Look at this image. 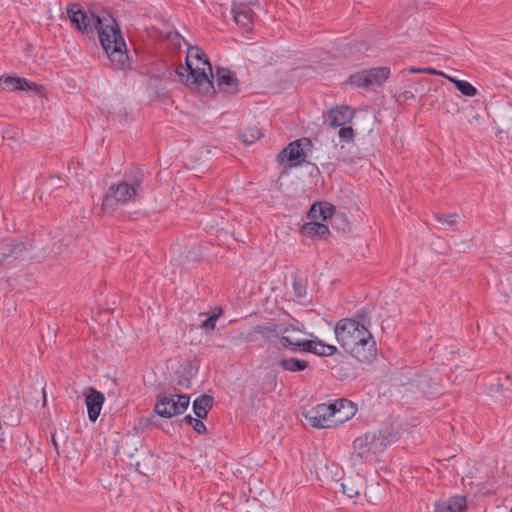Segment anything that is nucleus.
I'll return each mask as SVG.
<instances>
[{"mask_svg": "<svg viewBox=\"0 0 512 512\" xmlns=\"http://www.w3.org/2000/svg\"><path fill=\"white\" fill-rule=\"evenodd\" d=\"M0 86L10 91H32L35 94H40L43 89V86L38 85L26 78L13 76H2L0 78Z\"/></svg>", "mask_w": 512, "mask_h": 512, "instance_id": "13", "label": "nucleus"}, {"mask_svg": "<svg viewBox=\"0 0 512 512\" xmlns=\"http://www.w3.org/2000/svg\"><path fill=\"white\" fill-rule=\"evenodd\" d=\"M423 74H430V75H443L441 71L436 70L432 67L423 68Z\"/></svg>", "mask_w": 512, "mask_h": 512, "instance_id": "41", "label": "nucleus"}, {"mask_svg": "<svg viewBox=\"0 0 512 512\" xmlns=\"http://www.w3.org/2000/svg\"><path fill=\"white\" fill-rule=\"evenodd\" d=\"M510 512H512V507H511V510H510Z\"/></svg>", "mask_w": 512, "mask_h": 512, "instance_id": "45", "label": "nucleus"}, {"mask_svg": "<svg viewBox=\"0 0 512 512\" xmlns=\"http://www.w3.org/2000/svg\"><path fill=\"white\" fill-rule=\"evenodd\" d=\"M221 313H222V310L220 309L218 313H213L212 315L208 316L207 319H205L201 323L200 327L202 329H206V330H214L215 326H216V321L219 318V316L221 315Z\"/></svg>", "mask_w": 512, "mask_h": 512, "instance_id": "36", "label": "nucleus"}, {"mask_svg": "<svg viewBox=\"0 0 512 512\" xmlns=\"http://www.w3.org/2000/svg\"><path fill=\"white\" fill-rule=\"evenodd\" d=\"M302 232L311 238H325L330 231L327 225L319 222H309L303 225Z\"/></svg>", "mask_w": 512, "mask_h": 512, "instance_id": "23", "label": "nucleus"}, {"mask_svg": "<svg viewBox=\"0 0 512 512\" xmlns=\"http://www.w3.org/2000/svg\"><path fill=\"white\" fill-rule=\"evenodd\" d=\"M181 422L191 425L194 431L200 435H204L207 433L206 425L198 417L194 418L191 415H187L181 420Z\"/></svg>", "mask_w": 512, "mask_h": 512, "instance_id": "30", "label": "nucleus"}, {"mask_svg": "<svg viewBox=\"0 0 512 512\" xmlns=\"http://www.w3.org/2000/svg\"><path fill=\"white\" fill-rule=\"evenodd\" d=\"M177 385L181 388L189 389L191 387V381L190 378L187 377L185 374L181 375L177 379Z\"/></svg>", "mask_w": 512, "mask_h": 512, "instance_id": "40", "label": "nucleus"}, {"mask_svg": "<svg viewBox=\"0 0 512 512\" xmlns=\"http://www.w3.org/2000/svg\"><path fill=\"white\" fill-rule=\"evenodd\" d=\"M214 398L210 395H201L193 402V411L195 415L204 419L207 417L208 412L212 409Z\"/></svg>", "mask_w": 512, "mask_h": 512, "instance_id": "22", "label": "nucleus"}, {"mask_svg": "<svg viewBox=\"0 0 512 512\" xmlns=\"http://www.w3.org/2000/svg\"><path fill=\"white\" fill-rule=\"evenodd\" d=\"M178 405L174 399V395L160 394L154 406V411L157 415L163 418H171L172 416L180 415L177 411Z\"/></svg>", "mask_w": 512, "mask_h": 512, "instance_id": "17", "label": "nucleus"}, {"mask_svg": "<svg viewBox=\"0 0 512 512\" xmlns=\"http://www.w3.org/2000/svg\"><path fill=\"white\" fill-rule=\"evenodd\" d=\"M447 79L452 82L455 88L464 96L473 97L477 94V89L471 83L454 77H447Z\"/></svg>", "mask_w": 512, "mask_h": 512, "instance_id": "25", "label": "nucleus"}, {"mask_svg": "<svg viewBox=\"0 0 512 512\" xmlns=\"http://www.w3.org/2000/svg\"><path fill=\"white\" fill-rule=\"evenodd\" d=\"M355 320H358L360 324H363L364 327H367L370 325V317L369 313L365 309H361L355 313Z\"/></svg>", "mask_w": 512, "mask_h": 512, "instance_id": "39", "label": "nucleus"}, {"mask_svg": "<svg viewBox=\"0 0 512 512\" xmlns=\"http://www.w3.org/2000/svg\"><path fill=\"white\" fill-rule=\"evenodd\" d=\"M334 332L338 344L360 362H371L376 358V342L368 327L358 320L340 319Z\"/></svg>", "mask_w": 512, "mask_h": 512, "instance_id": "1", "label": "nucleus"}, {"mask_svg": "<svg viewBox=\"0 0 512 512\" xmlns=\"http://www.w3.org/2000/svg\"><path fill=\"white\" fill-rule=\"evenodd\" d=\"M190 56H192V52L188 51L186 59H185V71H187L188 74L185 76L184 73L181 71L180 67L176 69V71H175L176 74L181 78L185 77L186 85L207 84L210 89H214L213 81L208 76L207 72L205 71V68H200V67L194 68L189 61Z\"/></svg>", "mask_w": 512, "mask_h": 512, "instance_id": "10", "label": "nucleus"}, {"mask_svg": "<svg viewBox=\"0 0 512 512\" xmlns=\"http://www.w3.org/2000/svg\"><path fill=\"white\" fill-rule=\"evenodd\" d=\"M216 83L218 89L230 96L240 92V83L235 73L228 68H216Z\"/></svg>", "mask_w": 512, "mask_h": 512, "instance_id": "12", "label": "nucleus"}, {"mask_svg": "<svg viewBox=\"0 0 512 512\" xmlns=\"http://www.w3.org/2000/svg\"><path fill=\"white\" fill-rule=\"evenodd\" d=\"M317 353H314L318 356H332L334 355L338 349L334 345L326 344L322 340H320V343L317 344Z\"/></svg>", "mask_w": 512, "mask_h": 512, "instance_id": "34", "label": "nucleus"}, {"mask_svg": "<svg viewBox=\"0 0 512 512\" xmlns=\"http://www.w3.org/2000/svg\"><path fill=\"white\" fill-rule=\"evenodd\" d=\"M104 401L103 393L93 387H89V394L85 397V404L87 406L88 418L91 422H95L98 419Z\"/></svg>", "mask_w": 512, "mask_h": 512, "instance_id": "16", "label": "nucleus"}, {"mask_svg": "<svg viewBox=\"0 0 512 512\" xmlns=\"http://www.w3.org/2000/svg\"><path fill=\"white\" fill-rule=\"evenodd\" d=\"M395 438V434L379 431L368 432L353 441V455L367 461L372 455L383 451Z\"/></svg>", "mask_w": 512, "mask_h": 512, "instance_id": "6", "label": "nucleus"}, {"mask_svg": "<svg viewBox=\"0 0 512 512\" xmlns=\"http://www.w3.org/2000/svg\"><path fill=\"white\" fill-rule=\"evenodd\" d=\"M343 494L349 498H354L360 495L361 490L364 488V479L360 475L343 479L340 484Z\"/></svg>", "mask_w": 512, "mask_h": 512, "instance_id": "20", "label": "nucleus"}, {"mask_svg": "<svg viewBox=\"0 0 512 512\" xmlns=\"http://www.w3.org/2000/svg\"><path fill=\"white\" fill-rule=\"evenodd\" d=\"M408 71H409L410 73H417V74H419V73H423V68L410 67V68L408 69Z\"/></svg>", "mask_w": 512, "mask_h": 512, "instance_id": "43", "label": "nucleus"}, {"mask_svg": "<svg viewBox=\"0 0 512 512\" xmlns=\"http://www.w3.org/2000/svg\"><path fill=\"white\" fill-rule=\"evenodd\" d=\"M436 221L438 223H440L441 225H444V226H447V227H452L456 224V218L458 217V214L456 213H453V214H441V213H436L434 215Z\"/></svg>", "mask_w": 512, "mask_h": 512, "instance_id": "33", "label": "nucleus"}, {"mask_svg": "<svg viewBox=\"0 0 512 512\" xmlns=\"http://www.w3.org/2000/svg\"><path fill=\"white\" fill-rule=\"evenodd\" d=\"M174 397H177V411H180L181 414H183L188 406H189V403H190V396L187 395V394H175Z\"/></svg>", "mask_w": 512, "mask_h": 512, "instance_id": "37", "label": "nucleus"}, {"mask_svg": "<svg viewBox=\"0 0 512 512\" xmlns=\"http://www.w3.org/2000/svg\"><path fill=\"white\" fill-rule=\"evenodd\" d=\"M277 387V373L273 370L268 372L262 381V389L264 392L274 391Z\"/></svg>", "mask_w": 512, "mask_h": 512, "instance_id": "31", "label": "nucleus"}, {"mask_svg": "<svg viewBox=\"0 0 512 512\" xmlns=\"http://www.w3.org/2000/svg\"><path fill=\"white\" fill-rule=\"evenodd\" d=\"M27 252L26 245L23 242H16L12 239L0 241V263L7 259H23Z\"/></svg>", "mask_w": 512, "mask_h": 512, "instance_id": "14", "label": "nucleus"}, {"mask_svg": "<svg viewBox=\"0 0 512 512\" xmlns=\"http://www.w3.org/2000/svg\"><path fill=\"white\" fill-rule=\"evenodd\" d=\"M332 375L339 380H346L354 377V371L350 363H340L332 367Z\"/></svg>", "mask_w": 512, "mask_h": 512, "instance_id": "26", "label": "nucleus"}, {"mask_svg": "<svg viewBox=\"0 0 512 512\" xmlns=\"http://www.w3.org/2000/svg\"><path fill=\"white\" fill-rule=\"evenodd\" d=\"M263 136L261 130L257 126L247 127L241 132L240 138L248 145L253 144Z\"/></svg>", "mask_w": 512, "mask_h": 512, "instance_id": "27", "label": "nucleus"}, {"mask_svg": "<svg viewBox=\"0 0 512 512\" xmlns=\"http://www.w3.org/2000/svg\"><path fill=\"white\" fill-rule=\"evenodd\" d=\"M348 412H349V408L347 406H345L344 408L341 409V412L338 413L334 418L337 419L338 417H343V415H345Z\"/></svg>", "mask_w": 512, "mask_h": 512, "instance_id": "42", "label": "nucleus"}, {"mask_svg": "<svg viewBox=\"0 0 512 512\" xmlns=\"http://www.w3.org/2000/svg\"><path fill=\"white\" fill-rule=\"evenodd\" d=\"M312 146V141L306 137L292 141L279 153L278 157L280 159V163L284 164V159H286L288 162L287 166L290 168L308 163L306 160V151Z\"/></svg>", "mask_w": 512, "mask_h": 512, "instance_id": "8", "label": "nucleus"}, {"mask_svg": "<svg viewBox=\"0 0 512 512\" xmlns=\"http://www.w3.org/2000/svg\"><path fill=\"white\" fill-rule=\"evenodd\" d=\"M390 76V68L386 66L374 67L358 71L349 77L351 85L365 89L381 87Z\"/></svg>", "mask_w": 512, "mask_h": 512, "instance_id": "7", "label": "nucleus"}, {"mask_svg": "<svg viewBox=\"0 0 512 512\" xmlns=\"http://www.w3.org/2000/svg\"><path fill=\"white\" fill-rule=\"evenodd\" d=\"M278 365L288 372H301L308 368L309 363L306 360L298 358H283L278 361Z\"/></svg>", "mask_w": 512, "mask_h": 512, "instance_id": "24", "label": "nucleus"}, {"mask_svg": "<svg viewBox=\"0 0 512 512\" xmlns=\"http://www.w3.org/2000/svg\"><path fill=\"white\" fill-rule=\"evenodd\" d=\"M66 13L75 30L93 36L96 31L98 36L101 31H107L113 25L109 17H101L92 10H85L79 3H69L66 7Z\"/></svg>", "mask_w": 512, "mask_h": 512, "instance_id": "5", "label": "nucleus"}, {"mask_svg": "<svg viewBox=\"0 0 512 512\" xmlns=\"http://www.w3.org/2000/svg\"><path fill=\"white\" fill-rule=\"evenodd\" d=\"M487 387L489 393L498 401H503L511 398L512 393V376L493 375L488 379Z\"/></svg>", "mask_w": 512, "mask_h": 512, "instance_id": "11", "label": "nucleus"}, {"mask_svg": "<svg viewBox=\"0 0 512 512\" xmlns=\"http://www.w3.org/2000/svg\"><path fill=\"white\" fill-rule=\"evenodd\" d=\"M189 51L192 52L191 57H195L199 61L203 60V64L206 65L208 67L209 72L212 73V67L209 62V59L207 58L206 54L200 48H198L197 46L191 47L189 49ZM211 75L213 76V74H211Z\"/></svg>", "mask_w": 512, "mask_h": 512, "instance_id": "35", "label": "nucleus"}, {"mask_svg": "<svg viewBox=\"0 0 512 512\" xmlns=\"http://www.w3.org/2000/svg\"><path fill=\"white\" fill-rule=\"evenodd\" d=\"M51 440H52V444H53L54 448H55L56 450H58V444H57V442H56V440H55V437H54L53 435H52V439H51Z\"/></svg>", "mask_w": 512, "mask_h": 512, "instance_id": "44", "label": "nucleus"}, {"mask_svg": "<svg viewBox=\"0 0 512 512\" xmlns=\"http://www.w3.org/2000/svg\"><path fill=\"white\" fill-rule=\"evenodd\" d=\"M316 159L320 162L323 169L326 171L332 172L336 169L338 163L341 161V158L335 154L332 156H328V160L324 161L323 158H320L319 156L316 157Z\"/></svg>", "mask_w": 512, "mask_h": 512, "instance_id": "32", "label": "nucleus"}, {"mask_svg": "<svg viewBox=\"0 0 512 512\" xmlns=\"http://www.w3.org/2000/svg\"><path fill=\"white\" fill-rule=\"evenodd\" d=\"M294 293L297 297L303 298L307 294V279L300 276H293L292 282Z\"/></svg>", "mask_w": 512, "mask_h": 512, "instance_id": "29", "label": "nucleus"}, {"mask_svg": "<svg viewBox=\"0 0 512 512\" xmlns=\"http://www.w3.org/2000/svg\"><path fill=\"white\" fill-rule=\"evenodd\" d=\"M356 408L347 399H340L333 404H319L315 409L304 414L314 428H328L331 423H344L355 414Z\"/></svg>", "mask_w": 512, "mask_h": 512, "instance_id": "3", "label": "nucleus"}, {"mask_svg": "<svg viewBox=\"0 0 512 512\" xmlns=\"http://www.w3.org/2000/svg\"><path fill=\"white\" fill-rule=\"evenodd\" d=\"M236 24L245 32H251L253 29V21L255 13L246 3L235 5L232 9Z\"/></svg>", "mask_w": 512, "mask_h": 512, "instance_id": "15", "label": "nucleus"}, {"mask_svg": "<svg viewBox=\"0 0 512 512\" xmlns=\"http://www.w3.org/2000/svg\"><path fill=\"white\" fill-rule=\"evenodd\" d=\"M143 181L144 173L140 168L131 170L125 180L108 188L103 197L102 210L106 212L114 210L117 205L135 202L142 190Z\"/></svg>", "mask_w": 512, "mask_h": 512, "instance_id": "2", "label": "nucleus"}, {"mask_svg": "<svg viewBox=\"0 0 512 512\" xmlns=\"http://www.w3.org/2000/svg\"><path fill=\"white\" fill-rule=\"evenodd\" d=\"M320 343V339H304L295 342L296 351L300 350L303 352L317 353V344Z\"/></svg>", "mask_w": 512, "mask_h": 512, "instance_id": "28", "label": "nucleus"}, {"mask_svg": "<svg viewBox=\"0 0 512 512\" xmlns=\"http://www.w3.org/2000/svg\"><path fill=\"white\" fill-rule=\"evenodd\" d=\"M467 507L465 496H452L447 500H441L435 503L434 512H463Z\"/></svg>", "mask_w": 512, "mask_h": 512, "instance_id": "19", "label": "nucleus"}, {"mask_svg": "<svg viewBox=\"0 0 512 512\" xmlns=\"http://www.w3.org/2000/svg\"><path fill=\"white\" fill-rule=\"evenodd\" d=\"M287 328L283 325H272V326H256L255 332L262 335L263 338L269 342H273V339H278L279 345L278 350L290 349L292 352H296L295 342L291 341L289 337L283 336L287 332Z\"/></svg>", "mask_w": 512, "mask_h": 512, "instance_id": "9", "label": "nucleus"}, {"mask_svg": "<svg viewBox=\"0 0 512 512\" xmlns=\"http://www.w3.org/2000/svg\"><path fill=\"white\" fill-rule=\"evenodd\" d=\"M338 135L341 141L351 142L354 139V130L351 127L340 126Z\"/></svg>", "mask_w": 512, "mask_h": 512, "instance_id": "38", "label": "nucleus"}, {"mask_svg": "<svg viewBox=\"0 0 512 512\" xmlns=\"http://www.w3.org/2000/svg\"><path fill=\"white\" fill-rule=\"evenodd\" d=\"M354 111L348 106L331 108L327 113V122L331 127L344 126L352 120Z\"/></svg>", "mask_w": 512, "mask_h": 512, "instance_id": "18", "label": "nucleus"}, {"mask_svg": "<svg viewBox=\"0 0 512 512\" xmlns=\"http://www.w3.org/2000/svg\"><path fill=\"white\" fill-rule=\"evenodd\" d=\"M336 208L332 204L328 202H318L314 203L310 210L308 211V218L317 220L321 219L326 221L331 218L335 212Z\"/></svg>", "mask_w": 512, "mask_h": 512, "instance_id": "21", "label": "nucleus"}, {"mask_svg": "<svg viewBox=\"0 0 512 512\" xmlns=\"http://www.w3.org/2000/svg\"><path fill=\"white\" fill-rule=\"evenodd\" d=\"M108 17L113 25L107 31L100 32L99 41L111 62L112 69H125L130 66L126 43L116 20L110 14Z\"/></svg>", "mask_w": 512, "mask_h": 512, "instance_id": "4", "label": "nucleus"}]
</instances>
